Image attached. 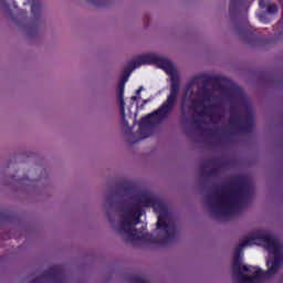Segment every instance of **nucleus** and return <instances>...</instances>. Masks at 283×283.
<instances>
[{
    "label": "nucleus",
    "instance_id": "obj_11",
    "mask_svg": "<svg viewBox=\"0 0 283 283\" xmlns=\"http://www.w3.org/2000/svg\"><path fill=\"white\" fill-rule=\"evenodd\" d=\"M132 101H136V96H133V97H132Z\"/></svg>",
    "mask_w": 283,
    "mask_h": 283
},
{
    "label": "nucleus",
    "instance_id": "obj_9",
    "mask_svg": "<svg viewBox=\"0 0 283 283\" xmlns=\"http://www.w3.org/2000/svg\"><path fill=\"white\" fill-rule=\"evenodd\" d=\"M34 10H36V6L33 4V6L31 7V12L34 13Z\"/></svg>",
    "mask_w": 283,
    "mask_h": 283
},
{
    "label": "nucleus",
    "instance_id": "obj_5",
    "mask_svg": "<svg viewBox=\"0 0 283 283\" xmlns=\"http://www.w3.org/2000/svg\"><path fill=\"white\" fill-rule=\"evenodd\" d=\"M138 224V219L136 218V213L128 212L125 214V217L120 220L119 223L114 226L115 231L117 233H120V235H124V238H127L128 240H138L140 238V234L134 227Z\"/></svg>",
    "mask_w": 283,
    "mask_h": 283
},
{
    "label": "nucleus",
    "instance_id": "obj_8",
    "mask_svg": "<svg viewBox=\"0 0 283 283\" xmlns=\"http://www.w3.org/2000/svg\"><path fill=\"white\" fill-rule=\"evenodd\" d=\"M268 12H270V14H275V12H277V6L270 4L268 8Z\"/></svg>",
    "mask_w": 283,
    "mask_h": 283
},
{
    "label": "nucleus",
    "instance_id": "obj_10",
    "mask_svg": "<svg viewBox=\"0 0 283 283\" xmlns=\"http://www.w3.org/2000/svg\"><path fill=\"white\" fill-rule=\"evenodd\" d=\"M143 87H140L139 90L136 91V94H140Z\"/></svg>",
    "mask_w": 283,
    "mask_h": 283
},
{
    "label": "nucleus",
    "instance_id": "obj_3",
    "mask_svg": "<svg viewBox=\"0 0 283 283\" xmlns=\"http://www.w3.org/2000/svg\"><path fill=\"white\" fill-rule=\"evenodd\" d=\"M200 83H203L202 77H195L187 86L186 95L182 98V107L190 103L191 109H198V107L205 106V103L209 101L206 90H200Z\"/></svg>",
    "mask_w": 283,
    "mask_h": 283
},
{
    "label": "nucleus",
    "instance_id": "obj_4",
    "mask_svg": "<svg viewBox=\"0 0 283 283\" xmlns=\"http://www.w3.org/2000/svg\"><path fill=\"white\" fill-rule=\"evenodd\" d=\"M143 207H153L156 213H159L157 229H161L163 232L166 233L169 238V232L174 231V224H171V221L169 220V214H167V208H165L163 202L148 198Z\"/></svg>",
    "mask_w": 283,
    "mask_h": 283
},
{
    "label": "nucleus",
    "instance_id": "obj_7",
    "mask_svg": "<svg viewBox=\"0 0 283 283\" xmlns=\"http://www.w3.org/2000/svg\"><path fill=\"white\" fill-rule=\"evenodd\" d=\"M127 80H123L119 84V90H118V93H117V96H118V101H119V109H120V114H122V118L123 120H125V82Z\"/></svg>",
    "mask_w": 283,
    "mask_h": 283
},
{
    "label": "nucleus",
    "instance_id": "obj_1",
    "mask_svg": "<svg viewBox=\"0 0 283 283\" xmlns=\"http://www.w3.org/2000/svg\"><path fill=\"white\" fill-rule=\"evenodd\" d=\"M282 245L266 232L248 237L233 256V271L238 283H260L277 273L282 266Z\"/></svg>",
    "mask_w": 283,
    "mask_h": 283
},
{
    "label": "nucleus",
    "instance_id": "obj_6",
    "mask_svg": "<svg viewBox=\"0 0 283 283\" xmlns=\"http://www.w3.org/2000/svg\"><path fill=\"white\" fill-rule=\"evenodd\" d=\"M217 207L219 211L217 213H231L233 211V197L227 192H222L217 198Z\"/></svg>",
    "mask_w": 283,
    "mask_h": 283
},
{
    "label": "nucleus",
    "instance_id": "obj_2",
    "mask_svg": "<svg viewBox=\"0 0 283 283\" xmlns=\"http://www.w3.org/2000/svg\"><path fill=\"white\" fill-rule=\"evenodd\" d=\"M151 63H155L158 65V67L165 70L166 74H168L170 77V95L167 97L166 103H164L158 111L142 118L140 129H143V125H154V123H158V120L165 118V116H167V114L174 109V105H176V98H178V71H176L174 64L165 56L158 55L156 53H146L144 55L137 56L132 62V66L133 70H136V67H140L142 65H151Z\"/></svg>",
    "mask_w": 283,
    "mask_h": 283
}]
</instances>
